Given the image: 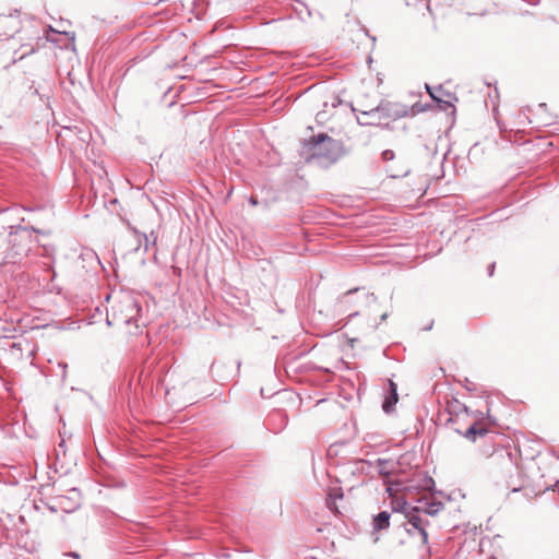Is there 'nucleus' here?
Wrapping results in <instances>:
<instances>
[{
    "mask_svg": "<svg viewBox=\"0 0 559 559\" xmlns=\"http://www.w3.org/2000/svg\"><path fill=\"white\" fill-rule=\"evenodd\" d=\"M386 485H388V487H386V491L389 492V495H390L391 497H395V496L397 495L399 490H400V489H399V486H400L401 484H400V483L393 484V483H391L390 480H388V481H386Z\"/></svg>",
    "mask_w": 559,
    "mask_h": 559,
    "instance_id": "10",
    "label": "nucleus"
},
{
    "mask_svg": "<svg viewBox=\"0 0 559 559\" xmlns=\"http://www.w3.org/2000/svg\"><path fill=\"white\" fill-rule=\"evenodd\" d=\"M337 499H340V500L343 499L342 488H340V487L330 488L329 492H328L326 504H328V508L336 514L340 513L338 507L336 504Z\"/></svg>",
    "mask_w": 559,
    "mask_h": 559,
    "instance_id": "4",
    "label": "nucleus"
},
{
    "mask_svg": "<svg viewBox=\"0 0 559 559\" xmlns=\"http://www.w3.org/2000/svg\"><path fill=\"white\" fill-rule=\"evenodd\" d=\"M390 526V514L386 511L380 512L373 519V528L376 531L385 530Z\"/></svg>",
    "mask_w": 559,
    "mask_h": 559,
    "instance_id": "6",
    "label": "nucleus"
},
{
    "mask_svg": "<svg viewBox=\"0 0 559 559\" xmlns=\"http://www.w3.org/2000/svg\"><path fill=\"white\" fill-rule=\"evenodd\" d=\"M390 388H391V397L385 400L383 403V409L385 412H389L391 407L397 402V391H396V384L393 381H390Z\"/></svg>",
    "mask_w": 559,
    "mask_h": 559,
    "instance_id": "8",
    "label": "nucleus"
},
{
    "mask_svg": "<svg viewBox=\"0 0 559 559\" xmlns=\"http://www.w3.org/2000/svg\"><path fill=\"white\" fill-rule=\"evenodd\" d=\"M252 204H257V201L254 199H251Z\"/></svg>",
    "mask_w": 559,
    "mask_h": 559,
    "instance_id": "16",
    "label": "nucleus"
},
{
    "mask_svg": "<svg viewBox=\"0 0 559 559\" xmlns=\"http://www.w3.org/2000/svg\"><path fill=\"white\" fill-rule=\"evenodd\" d=\"M386 170L391 173L392 177H400L407 174V169L404 165H402L401 167H395L392 165L389 166Z\"/></svg>",
    "mask_w": 559,
    "mask_h": 559,
    "instance_id": "9",
    "label": "nucleus"
},
{
    "mask_svg": "<svg viewBox=\"0 0 559 559\" xmlns=\"http://www.w3.org/2000/svg\"><path fill=\"white\" fill-rule=\"evenodd\" d=\"M393 503L396 504L395 509L399 510V511H402L404 510L405 506H406V501L405 500H402L400 498H396Z\"/></svg>",
    "mask_w": 559,
    "mask_h": 559,
    "instance_id": "13",
    "label": "nucleus"
},
{
    "mask_svg": "<svg viewBox=\"0 0 559 559\" xmlns=\"http://www.w3.org/2000/svg\"><path fill=\"white\" fill-rule=\"evenodd\" d=\"M22 29V20L19 13L0 15V35L12 37Z\"/></svg>",
    "mask_w": 559,
    "mask_h": 559,
    "instance_id": "3",
    "label": "nucleus"
},
{
    "mask_svg": "<svg viewBox=\"0 0 559 559\" xmlns=\"http://www.w3.org/2000/svg\"><path fill=\"white\" fill-rule=\"evenodd\" d=\"M139 311L138 304L132 298H126L111 306L107 313V321L110 325L128 326L136 323Z\"/></svg>",
    "mask_w": 559,
    "mask_h": 559,
    "instance_id": "1",
    "label": "nucleus"
},
{
    "mask_svg": "<svg viewBox=\"0 0 559 559\" xmlns=\"http://www.w3.org/2000/svg\"><path fill=\"white\" fill-rule=\"evenodd\" d=\"M382 158L385 162L392 160L394 158V152L391 150H386L382 153Z\"/></svg>",
    "mask_w": 559,
    "mask_h": 559,
    "instance_id": "12",
    "label": "nucleus"
},
{
    "mask_svg": "<svg viewBox=\"0 0 559 559\" xmlns=\"http://www.w3.org/2000/svg\"><path fill=\"white\" fill-rule=\"evenodd\" d=\"M11 257L13 259L26 255L31 250L32 237L26 230L11 235Z\"/></svg>",
    "mask_w": 559,
    "mask_h": 559,
    "instance_id": "2",
    "label": "nucleus"
},
{
    "mask_svg": "<svg viewBox=\"0 0 559 559\" xmlns=\"http://www.w3.org/2000/svg\"><path fill=\"white\" fill-rule=\"evenodd\" d=\"M408 522L409 524H412L416 530L419 531L420 535H421V538H423V543L424 544H427L428 543V533L425 528V523L423 521V519L419 516V515H416V514H411L408 516Z\"/></svg>",
    "mask_w": 559,
    "mask_h": 559,
    "instance_id": "5",
    "label": "nucleus"
},
{
    "mask_svg": "<svg viewBox=\"0 0 559 559\" xmlns=\"http://www.w3.org/2000/svg\"><path fill=\"white\" fill-rule=\"evenodd\" d=\"M379 471H380V474L388 477L390 472L386 469L385 467V462H381L379 461Z\"/></svg>",
    "mask_w": 559,
    "mask_h": 559,
    "instance_id": "14",
    "label": "nucleus"
},
{
    "mask_svg": "<svg viewBox=\"0 0 559 559\" xmlns=\"http://www.w3.org/2000/svg\"><path fill=\"white\" fill-rule=\"evenodd\" d=\"M440 509H442V506H441V503H438V504H431L430 507L424 509L423 511L426 514L433 516V515L438 514Z\"/></svg>",
    "mask_w": 559,
    "mask_h": 559,
    "instance_id": "11",
    "label": "nucleus"
},
{
    "mask_svg": "<svg viewBox=\"0 0 559 559\" xmlns=\"http://www.w3.org/2000/svg\"><path fill=\"white\" fill-rule=\"evenodd\" d=\"M487 432L488 430L485 427L478 424H474L466 430L465 437L472 441H475L476 437H484L487 435Z\"/></svg>",
    "mask_w": 559,
    "mask_h": 559,
    "instance_id": "7",
    "label": "nucleus"
},
{
    "mask_svg": "<svg viewBox=\"0 0 559 559\" xmlns=\"http://www.w3.org/2000/svg\"><path fill=\"white\" fill-rule=\"evenodd\" d=\"M428 92H429V94H430L431 98H433L435 100H437V102H439V103H444V104H447V105H449V106H453L449 100H444V99H442L441 97L436 96L432 92H430V90H429V88H428Z\"/></svg>",
    "mask_w": 559,
    "mask_h": 559,
    "instance_id": "15",
    "label": "nucleus"
}]
</instances>
